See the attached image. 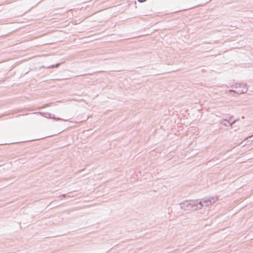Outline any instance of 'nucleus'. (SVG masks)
I'll return each mask as SVG.
<instances>
[{
    "instance_id": "nucleus-1",
    "label": "nucleus",
    "mask_w": 253,
    "mask_h": 253,
    "mask_svg": "<svg viewBox=\"0 0 253 253\" xmlns=\"http://www.w3.org/2000/svg\"><path fill=\"white\" fill-rule=\"evenodd\" d=\"M247 88L244 84L241 85L236 87V92L239 94L244 93L247 92Z\"/></svg>"
},
{
    "instance_id": "nucleus-2",
    "label": "nucleus",
    "mask_w": 253,
    "mask_h": 253,
    "mask_svg": "<svg viewBox=\"0 0 253 253\" xmlns=\"http://www.w3.org/2000/svg\"><path fill=\"white\" fill-rule=\"evenodd\" d=\"M139 2H143L145 0H138Z\"/></svg>"
}]
</instances>
